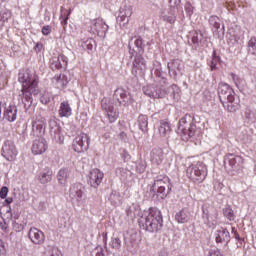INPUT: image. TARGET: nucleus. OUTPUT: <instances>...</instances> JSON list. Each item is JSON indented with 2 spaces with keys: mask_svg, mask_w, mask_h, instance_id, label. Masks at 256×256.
<instances>
[{
  "mask_svg": "<svg viewBox=\"0 0 256 256\" xmlns=\"http://www.w3.org/2000/svg\"><path fill=\"white\" fill-rule=\"evenodd\" d=\"M150 161L152 165H161L163 163V149L154 148L150 153Z\"/></svg>",
  "mask_w": 256,
  "mask_h": 256,
  "instance_id": "30",
  "label": "nucleus"
},
{
  "mask_svg": "<svg viewBox=\"0 0 256 256\" xmlns=\"http://www.w3.org/2000/svg\"><path fill=\"white\" fill-rule=\"evenodd\" d=\"M70 175H71V173L69 172V169L61 168L56 175V179H57L59 185H62V187H65V185H67V183H69Z\"/></svg>",
  "mask_w": 256,
  "mask_h": 256,
  "instance_id": "31",
  "label": "nucleus"
},
{
  "mask_svg": "<svg viewBox=\"0 0 256 256\" xmlns=\"http://www.w3.org/2000/svg\"><path fill=\"white\" fill-rule=\"evenodd\" d=\"M73 149L76 153H83L89 149V136L87 134H80L73 140Z\"/></svg>",
  "mask_w": 256,
  "mask_h": 256,
  "instance_id": "16",
  "label": "nucleus"
},
{
  "mask_svg": "<svg viewBox=\"0 0 256 256\" xmlns=\"http://www.w3.org/2000/svg\"><path fill=\"white\" fill-rule=\"evenodd\" d=\"M79 46L86 51H93V47H95V40L93 38H83L79 41Z\"/></svg>",
  "mask_w": 256,
  "mask_h": 256,
  "instance_id": "36",
  "label": "nucleus"
},
{
  "mask_svg": "<svg viewBox=\"0 0 256 256\" xmlns=\"http://www.w3.org/2000/svg\"><path fill=\"white\" fill-rule=\"evenodd\" d=\"M108 201L112 207H119L123 203V195H121V192L113 190L108 197Z\"/></svg>",
  "mask_w": 256,
  "mask_h": 256,
  "instance_id": "32",
  "label": "nucleus"
},
{
  "mask_svg": "<svg viewBox=\"0 0 256 256\" xmlns=\"http://www.w3.org/2000/svg\"><path fill=\"white\" fill-rule=\"evenodd\" d=\"M69 15H71V12H68L67 9H61L60 14V23L62 27L65 29L67 27V21H69Z\"/></svg>",
  "mask_w": 256,
  "mask_h": 256,
  "instance_id": "41",
  "label": "nucleus"
},
{
  "mask_svg": "<svg viewBox=\"0 0 256 256\" xmlns=\"http://www.w3.org/2000/svg\"><path fill=\"white\" fill-rule=\"evenodd\" d=\"M147 167V164L145 162H140L136 166L137 173H145V169Z\"/></svg>",
  "mask_w": 256,
  "mask_h": 256,
  "instance_id": "55",
  "label": "nucleus"
},
{
  "mask_svg": "<svg viewBox=\"0 0 256 256\" xmlns=\"http://www.w3.org/2000/svg\"><path fill=\"white\" fill-rule=\"evenodd\" d=\"M218 96L228 113H237L241 109V100L235 95V91L229 84L222 82L218 85Z\"/></svg>",
  "mask_w": 256,
  "mask_h": 256,
  "instance_id": "2",
  "label": "nucleus"
},
{
  "mask_svg": "<svg viewBox=\"0 0 256 256\" xmlns=\"http://www.w3.org/2000/svg\"><path fill=\"white\" fill-rule=\"evenodd\" d=\"M58 114L60 117L66 118L71 117V115H73V109L71 108L69 101H63L60 103Z\"/></svg>",
  "mask_w": 256,
  "mask_h": 256,
  "instance_id": "33",
  "label": "nucleus"
},
{
  "mask_svg": "<svg viewBox=\"0 0 256 256\" xmlns=\"http://www.w3.org/2000/svg\"><path fill=\"white\" fill-rule=\"evenodd\" d=\"M70 199L76 203V205H83V198L85 197V186L81 183H75L70 186L69 189Z\"/></svg>",
  "mask_w": 256,
  "mask_h": 256,
  "instance_id": "9",
  "label": "nucleus"
},
{
  "mask_svg": "<svg viewBox=\"0 0 256 256\" xmlns=\"http://www.w3.org/2000/svg\"><path fill=\"white\" fill-rule=\"evenodd\" d=\"M215 241L216 243H229L231 241V234L227 228H219L215 233Z\"/></svg>",
  "mask_w": 256,
  "mask_h": 256,
  "instance_id": "26",
  "label": "nucleus"
},
{
  "mask_svg": "<svg viewBox=\"0 0 256 256\" xmlns=\"http://www.w3.org/2000/svg\"><path fill=\"white\" fill-rule=\"evenodd\" d=\"M138 223L144 231L157 233V231H161L163 227V214H161V210L157 208H150L148 212H145L139 218Z\"/></svg>",
  "mask_w": 256,
  "mask_h": 256,
  "instance_id": "3",
  "label": "nucleus"
},
{
  "mask_svg": "<svg viewBox=\"0 0 256 256\" xmlns=\"http://www.w3.org/2000/svg\"><path fill=\"white\" fill-rule=\"evenodd\" d=\"M48 256H63V253L60 252V250L58 248H53Z\"/></svg>",
  "mask_w": 256,
  "mask_h": 256,
  "instance_id": "59",
  "label": "nucleus"
},
{
  "mask_svg": "<svg viewBox=\"0 0 256 256\" xmlns=\"http://www.w3.org/2000/svg\"><path fill=\"white\" fill-rule=\"evenodd\" d=\"M0 255H5V243H3V240H0Z\"/></svg>",
  "mask_w": 256,
  "mask_h": 256,
  "instance_id": "64",
  "label": "nucleus"
},
{
  "mask_svg": "<svg viewBox=\"0 0 256 256\" xmlns=\"http://www.w3.org/2000/svg\"><path fill=\"white\" fill-rule=\"evenodd\" d=\"M53 179V170L51 168H45L38 175V181L41 185H47V183H51Z\"/></svg>",
  "mask_w": 256,
  "mask_h": 256,
  "instance_id": "29",
  "label": "nucleus"
},
{
  "mask_svg": "<svg viewBox=\"0 0 256 256\" xmlns=\"http://www.w3.org/2000/svg\"><path fill=\"white\" fill-rule=\"evenodd\" d=\"M220 60L221 59L218 56H216L215 54L213 55V58L210 64L211 71H215L217 69V64L219 63Z\"/></svg>",
  "mask_w": 256,
  "mask_h": 256,
  "instance_id": "50",
  "label": "nucleus"
},
{
  "mask_svg": "<svg viewBox=\"0 0 256 256\" xmlns=\"http://www.w3.org/2000/svg\"><path fill=\"white\" fill-rule=\"evenodd\" d=\"M191 219V212L187 208H184L176 213L175 220L177 223H188Z\"/></svg>",
  "mask_w": 256,
  "mask_h": 256,
  "instance_id": "34",
  "label": "nucleus"
},
{
  "mask_svg": "<svg viewBox=\"0 0 256 256\" xmlns=\"http://www.w3.org/2000/svg\"><path fill=\"white\" fill-rule=\"evenodd\" d=\"M49 149V144L47 143V140L43 137H39L38 139H35L32 144V153L33 155H43Z\"/></svg>",
  "mask_w": 256,
  "mask_h": 256,
  "instance_id": "21",
  "label": "nucleus"
},
{
  "mask_svg": "<svg viewBox=\"0 0 256 256\" xmlns=\"http://www.w3.org/2000/svg\"><path fill=\"white\" fill-rule=\"evenodd\" d=\"M134 45L136 47V53H143L145 51V41L141 37L135 38Z\"/></svg>",
  "mask_w": 256,
  "mask_h": 256,
  "instance_id": "43",
  "label": "nucleus"
},
{
  "mask_svg": "<svg viewBox=\"0 0 256 256\" xmlns=\"http://www.w3.org/2000/svg\"><path fill=\"white\" fill-rule=\"evenodd\" d=\"M248 53H250V55H256V37H252L248 41Z\"/></svg>",
  "mask_w": 256,
  "mask_h": 256,
  "instance_id": "46",
  "label": "nucleus"
},
{
  "mask_svg": "<svg viewBox=\"0 0 256 256\" xmlns=\"http://www.w3.org/2000/svg\"><path fill=\"white\" fill-rule=\"evenodd\" d=\"M158 131L161 137H167V135L171 133V126L169 125V122L161 121Z\"/></svg>",
  "mask_w": 256,
  "mask_h": 256,
  "instance_id": "38",
  "label": "nucleus"
},
{
  "mask_svg": "<svg viewBox=\"0 0 256 256\" xmlns=\"http://www.w3.org/2000/svg\"><path fill=\"white\" fill-rule=\"evenodd\" d=\"M208 21L209 25L212 26V30L219 32V29H221V18L218 16H210Z\"/></svg>",
  "mask_w": 256,
  "mask_h": 256,
  "instance_id": "40",
  "label": "nucleus"
},
{
  "mask_svg": "<svg viewBox=\"0 0 256 256\" xmlns=\"http://www.w3.org/2000/svg\"><path fill=\"white\" fill-rule=\"evenodd\" d=\"M40 101L43 105H47L51 101V98H49V94H43L40 97Z\"/></svg>",
  "mask_w": 256,
  "mask_h": 256,
  "instance_id": "57",
  "label": "nucleus"
},
{
  "mask_svg": "<svg viewBox=\"0 0 256 256\" xmlns=\"http://www.w3.org/2000/svg\"><path fill=\"white\" fill-rule=\"evenodd\" d=\"M92 255L94 256H105V250H103V247L97 246L93 251Z\"/></svg>",
  "mask_w": 256,
  "mask_h": 256,
  "instance_id": "52",
  "label": "nucleus"
},
{
  "mask_svg": "<svg viewBox=\"0 0 256 256\" xmlns=\"http://www.w3.org/2000/svg\"><path fill=\"white\" fill-rule=\"evenodd\" d=\"M11 19V11L9 10H2L0 12V29L1 27H5L7 25V22Z\"/></svg>",
  "mask_w": 256,
  "mask_h": 256,
  "instance_id": "39",
  "label": "nucleus"
},
{
  "mask_svg": "<svg viewBox=\"0 0 256 256\" xmlns=\"http://www.w3.org/2000/svg\"><path fill=\"white\" fill-rule=\"evenodd\" d=\"M116 175L120 178L122 183H131V181H133V172L127 168H117Z\"/></svg>",
  "mask_w": 256,
  "mask_h": 256,
  "instance_id": "27",
  "label": "nucleus"
},
{
  "mask_svg": "<svg viewBox=\"0 0 256 256\" xmlns=\"http://www.w3.org/2000/svg\"><path fill=\"white\" fill-rule=\"evenodd\" d=\"M114 99H116L118 103L124 107H129V105H133V103H135L131 93L124 88H117L114 91Z\"/></svg>",
  "mask_w": 256,
  "mask_h": 256,
  "instance_id": "12",
  "label": "nucleus"
},
{
  "mask_svg": "<svg viewBox=\"0 0 256 256\" xmlns=\"http://www.w3.org/2000/svg\"><path fill=\"white\" fill-rule=\"evenodd\" d=\"M17 113H18L17 106L5 105L2 119H5V121H8V123H15V121H17Z\"/></svg>",
  "mask_w": 256,
  "mask_h": 256,
  "instance_id": "22",
  "label": "nucleus"
},
{
  "mask_svg": "<svg viewBox=\"0 0 256 256\" xmlns=\"http://www.w3.org/2000/svg\"><path fill=\"white\" fill-rule=\"evenodd\" d=\"M51 31H52V29H51V26H49V25L42 27V34L45 36L51 35Z\"/></svg>",
  "mask_w": 256,
  "mask_h": 256,
  "instance_id": "60",
  "label": "nucleus"
},
{
  "mask_svg": "<svg viewBox=\"0 0 256 256\" xmlns=\"http://www.w3.org/2000/svg\"><path fill=\"white\" fill-rule=\"evenodd\" d=\"M110 247L115 251H119V249H121V239L119 237L112 238L110 241Z\"/></svg>",
  "mask_w": 256,
  "mask_h": 256,
  "instance_id": "48",
  "label": "nucleus"
},
{
  "mask_svg": "<svg viewBox=\"0 0 256 256\" xmlns=\"http://www.w3.org/2000/svg\"><path fill=\"white\" fill-rule=\"evenodd\" d=\"M105 174L100 169L94 168L90 170L88 174V185L92 186L94 189H97L103 183V178Z\"/></svg>",
  "mask_w": 256,
  "mask_h": 256,
  "instance_id": "19",
  "label": "nucleus"
},
{
  "mask_svg": "<svg viewBox=\"0 0 256 256\" xmlns=\"http://www.w3.org/2000/svg\"><path fill=\"white\" fill-rule=\"evenodd\" d=\"M233 39L235 43H243V39H245V36H243V31H239V33L234 34Z\"/></svg>",
  "mask_w": 256,
  "mask_h": 256,
  "instance_id": "51",
  "label": "nucleus"
},
{
  "mask_svg": "<svg viewBox=\"0 0 256 256\" xmlns=\"http://www.w3.org/2000/svg\"><path fill=\"white\" fill-rule=\"evenodd\" d=\"M169 3L171 5V8H169L168 10H164L161 13L160 17L161 19H163V21H166L167 23L173 25V23L177 21V16H175V7L181 5V0H170Z\"/></svg>",
  "mask_w": 256,
  "mask_h": 256,
  "instance_id": "14",
  "label": "nucleus"
},
{
  "mask_svg": "<svg viewBox=\"0 0 256 256\" xmlns=\"http://www.w3.org/2000/svg\"><path fill=\"white\" fill-rule=\"evenodd\" d=\"M143 93L150 99H163L167 95V88L163 85L149 84L143 87Z\"/></svg>",
  "mask_w": 256,
  "mask_h": 256,
  "instance_id": "7",
  "label": "nucleus"
},
{
  "mask_svg": "<svg viewBox=\"0 0 256 256\" xmlns=\"http://www.w3.org/2000/svg\"><path fill=\"white\" fill-rule=\"evenodd\" d=\"M50 67L52 71H57L59 69H63V67H67V57L63 54L52 57L50 59Z\"/></svg>",
  "mask_w": 256,
  "mask_h": 256,
  "instance_id": "23",
  "label": "nucleus"
},
{
  "mask_svg": "<svg viewBox=\"0 0 256 256\" xmlns=\"http://www.w3.org/2000/svg\"><path fill=\"white\" fill-rule=\"evenodd\" d=\"M137 125L142 133H147L149 131V117L143 114L139 115Z\"/></svg>",
  "mask_w": 256,
  "mask_h": 256,
  "instance_id": "35",
  "label": "nucleus"
},
{
  "mask_svg": "<svg viewBox=\"0 0 256 256\" xmlns=\"http://www.w3.org/2000/svg\"><path fill=\"white\" fill-rule=\"evenodd\" d=\"M52 83L57 89H65L69 84V78L65 74H56L52 78Z\"/></svg>",
  "mask_w": 256,
  "mask_h": 256,
  "instance_id": "28",
  "label": "nucleus"
},
{
  "mask_svg": "<svg viewBox=\"0 0 256 256\" xmlns=\"http://www.w3.org/2000/svg\"><path fill=\"white\" fill-rule=\"evenodd\" d=\"M107 31H109V25H107L103 19L98 18L92 21L90 32L93 33V35L105 37V35H107Z\"/></svg>",
  "mask_w": 256,
  "mask_h": 256,
  "instance_id": "15",
  "label": "nucleus"
},
{
  "mask_svg": "<svg viewBox=\"0 0 256 256\" xmlns=\"http://www.w3.org/2000/svg\"><path fill=\"white\" fill-rule=\"evenodd\" d=\"M2 157L5 158L6 161H15L17 159V155H19V151L17 150V146L13 140H6L2 145Z\"/></svg>",
  "mask_w": 256,
  "mask_h": 256,
  "instance_id": "10",
  "label": "nucleus"
},
{
  "mask_svg": "<svg viewBox=\"0 0 256 256\" xmlns=\"http://www.w3.org/2000/svg\"><path fill=\"white\" fill-rule=\"evenodd\" d=\"M102 111H104L108 121L115 123L119 119V112L115 109L113 101L109 98H103L101 100Z\"/></svg>",
  "mask_w": 256,
  "mask_h": 256,
  "instance_id": "8",
  "label": "nucleus"
},
{
  "mask_svg": "<svg viewBox=\"0 0 256 256\" xmlns=\"http://www.w3.org/2000/svg\"><path fill=\"white\" fill-rule=\"evenodd\" d=\"M203 211V217H206L207 223H209V217H211V214H209V210L205 209V207L202 208Z\"/></svg>",
  "mask_w": 256,
  "mask_h": 256,
  "instance_id": "63",
  "label": "nucleus"
},
{
  "mask_svg": "<svg viewBox=\"0 0 256 256\" xmlns=\"http://www.w3.org/2000/svg\"><path fill=\"white\" fill-rule=\"evenodd\" d=\"M223 215L228 221H235V212L231 207H226L223 209Z\"/></svg>",
  "mask_w": 256,
  "mask_h": 256,
  "instance_id": "45",
  "label": "nucleus"
},
{
  "mask_svg": "<svg viewBox=\"0 0 256 256\" xmlns=\"http://www.w3.org/2000/svg\"><path fill=\"white\" fill-rule=\"evenodd\" d=\"M133 15V8L131 6L124 5L119 10V15L116 19L120 27H125L129 23V17Z\"/></svg>",
  "mask_w": 256,
  "mask_h": 256,
  "instance_id": "20",
  "label": "nucleus"
},
{
  "mask_svg": "<svg viewBox=\"0 0 256 256\" xmlns=\"http://www.w3.org/2000/svg\"><path fill=\"white\" fill-rule=\"evenodd\" d=\"M244 117L247 119V121H255V113H253V110L246 108L244 112Z\"/></svg>",
  "mask_w": 256,
  "mask_h": 256,
  "instance_id": "49",
  "label": "nucleus"
},
{
  "mask_svg": "<svg viewBox=\"0 0 256 256\" xmlns=\"http://www.w3.org/2000/svg\"><path fill=\"white\" fill-rule=\"evenodd\" d=\"M18 81L22 83V94L20 96L22 95L24 109L29 111L31 105H33L32 95H39V78L29 72H25L19 73Z\"/></svg>",
  "mask_w": 256,
  "mask_h": 256,
  "instance_id": "1",
  "label": "nucleus"
},
{
  "mask_svg": "<svg viewBox=\"0 0 256 256\" xmlns=\"http://www.w3.org/2000/svg\"><path fill=\"white\" fill-rule=\"evenodd\" d=\"M154 71V75L157 78V80L159 81V79H162L163 83H165V81H167V79L163 78V74L161 72V63L156 62V68L153 69Z\"/></svg>",
  "mask_w": 256,
  "mask_h": 256,
  "instance_id": "47",
  "label": "nucleus"
},
{
  "mask_svg": "<svg viewBox=\"0 0 256 256\" xmlns=\"http://www.w3.org/2000/svg\"><path fill=\"white\" fill-rule=\"evenodd\" d=\"M7 105L5 101H0V121H3V109Z\"/></svg>",
  "mask_w": 256,
  "mask_h": 256,
  "instance_id": "62",
  "label": "nucleus"
},
{
  "mask_svg": "<svg viewBox=\"0 0 256 256\" xmlns=\"http://www.w3.org/2000/svg\"><path fill=\"white\" fill-rule=\"evenodd\" d=\"M166 95L173 101L179 100V88L177 85L170 86L166 91Z\"/></svg>",
  "mask_w": 256,
  "mask_h": 256,
  "instance_id": "37",
  "label": "nucleus"
},
{
  "mask_svg": "<svg viewBox=\"0 0 256 256\" xmlns=\"http://www.w3.org/2000/svg\"><path fill=\"white\" fill-rule=\"evenodd\" d=\"M127 215L129 217H135L137 215V206H130L129 209L127 210Z\"/></svg>",
  "mask_w": 256,
  "mask_h": 256,
  "instance_id": "53",
  "label": "nucleus"
},
{
  "mask_svg": "<svg viewBox=\"0 0 256 256\" xmlns=\"http://www.w3.org/2000/svg\"><path fill=\"white\" fill-rule=\"evenodd\" d=\"M186 174L193 183H203L207 178V166L203 162H194L187 168Z\"/></svg>",
  "mask_w": 256,
  "mask_h": 256,
  "instance_id": "5",
  "label": "nucleus"
},
{
  "mask_svg": "<svg viewBox=\"0 0 256 256\" xmlns=\"http://www.w3.org/2000/svg\"><path fill=\"white\" fill-rule=\"evenodd\" d=\"M231 78H232V81H234L235 86L238 87L239 83H241V79L239 78V76L232 73Z\"/></svg>",
  "mask_w": 256,
  "mask_h": 256,
  "instance_id": "61",
  "label": "nucleus"
},
{
  "mask_svg": "<svg viewBox=\"0 0 256 256\" xmlns=\"http://www.w3.org/2000/svg\"><path fill=\"white\" fill-rule=\"evenodd\" d=\"M49 129L50 135L52 139L55 140L56 143H63V135L61 134V126L59 125V121L57 118L53 117L49 120Z\"/></svg>",
  "mask_w": 256,
  "mask_h": 256,
  "instance_id": "18",
  "label": "nucleus"
},
{
  "mask_svg": "<svg viewBox=\"0 0 256 256\" xmlns=\"http://www.w3.org/2000/svg\"><path fill=\"white\" fill-rule=\"evenodd\" d=\"M47 121L43 116H36L32 120V132L33 137H43L45 135V127Z\"/></svg>",
  "mask_w": 256,
  "mask_h": 256,
  "instance_id": "13",
  "label": "nucleus"
},
{
  "mask_svg": "<svg viewBox=\"0 0 256 256\" xmlns=\"http://www.w3.org/2000/svg\"><path fill=\"white\" fill-rule=\"evenodd\" d=\"M28 237L34 245H42L45 242V234L37 228H31L28 232Z\"/></svg>",
  "mask_w": 256,
  "mask_h": 256,
  "instance_id": "24",
  "label": "nucleus"
},
{
  "mask_svg": "<svg viewBox=\"0 0 256 256\" xmlns=\"http://www.w3.org/2000/svg\"><path fill=\"white\" fill-rule=\"evenodd\" d=\"M145 71H147V61L141 54H137L133 61L132 74L137 77V75H145Z\"/></svg>",
  "mask_w": 256,
  "mask_h": 256,
  "instance_id": "17",
  "label": "nucleus"
},
{
  "mask_svg": "<svg viewBox=\"0 0 256 256\" xmlns=\"http://www.w3.org/2000/svg\"><path fill=\"white\" fill-rule=\"evenodd\" d=\"M167 67L170 77H175L176 75H179L181 71H183V62L179 59H174L168 62Z\"/></svg>",
  "mask_w": 256,
  "mask_h": 256,
  "instance_id": "25",
  "label": "nucleus"
},
{
  "mask_svg": "<svg viewBox=\"0 0 256 256\" xmlns=\"http://www.w3.org/2000/svg\"><path fill=\"white\" fill-rule=\"evenodd\" d=\"M224 167L226 171H238L243 167V158L235 154H228L224 157Z\"/></svg>",
  "mask_w": 256,
  "mask_h": 256,
  "instance_id": "11",
  "label": "nucleus"
},
{
  "mask_svg": "<svg viewBox=\"0 0 256 256\" xmlns=\"http://www.w3.org/2000/svg\"><path fill=\"white\" fill-rule=\"evenodd\" d=\"M7 193H9V188H7V186H3L0 190V199H5V197H7Z\"/></svg>",
  "mask_w": 256,
  "mask_h": 256,
  "instance_id": "56",
  "label": "nucleus"
},
{
  "mask_svg": "<svg viewBox=\"0 0 256 256\" xmlns=\"http://www.w3.org/2000/svg\"><path fill=\"white\" fill-rule=\"evenodd\" d=\"M139 243H141V237L137 233H133L130 235V244L132 249H137L139 247Z\"/></svg>",
  "mask_w": 256,
  "mask_h": 256,
  "instance_id": "42",
  "label": "nucleus"
},
{
  "mask_svg": "<svg viewBox=\"0 0 256 256\" xmlns=\"http://www.w3.org/2000/svg\"><path fill=\"white\" fill-rule=\"evenodd\" d=\"M188 17H191V15H193V5L191 4V2H187L185 4V7H184Z\"/></svg>",
  "mask_w": 256,
  "mask_h": 256,
  "instance_id": "54",
  "label": "nucleus"
},
{
  "mask_svg": "<svg viewBox=\"0 0 256 256\" xmlns=\"http://www.w3.org/2000/svg\"><path fill=\"white\" fill-rule=\"evenodd\" d=\"M172 188L173 186L169 181V177L163 175L157 176L152 186V189H157V193L162 199H165V197H167V195L171 193Z\"/></svg>",
  "mask_w": 256,
  "mask_h": 256,
  "instance_id": "6",
  "label": "nucleus"
},
{
  "mask_svg": "<svg viewBox=\"0 0 256 256\" xmlns=\"http://www.w3.org/2000/svg\"><path fill=\"white\" fill-rule=\"evenodd\" d=\"M203 39H204L203 32L201 31L192 32V43H194V45H198V43H202Z\"/></svg>",
  "mask_w": 256,
  "mask_h": 256,
  "instance_id": "44",
  "label": "nucleus"
},
{
  "mask_svg": "<svg viewBox=\"0 0 256 256\" xmlns=\"http://www.w3.org/2000/svg\"><path fill=\"white\" fill-rule=\"evenodd\" d=\"M178 135H180L183 141H189L191 137H197L199 135L200 130L195 125V118L191 114H186L179 121Z\"/></svg>",
  "mask_w": 256,
  "mask_h": 256,
  "instance_id": "4",
  "label": "nucleus"
},
{
  "mask_svg": "<svg viewBox=\"0 0 256 256\" xmlns=\"http://www.w3.org/2000/svg\"><path fill=\"white\" fill-rule=\"evenodd\" d=\"M0 230L4 233H9V225H7L6 221L0 222Z\"/></svg>",
  "mask_w": 256,
  "mask_h": 256,
  "instance_id": "58",
  "label": "nucleus"
}]
</instances>
